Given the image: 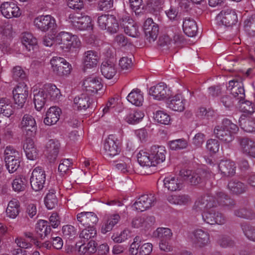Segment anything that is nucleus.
Masks as SVG:
<instances>
[{"label":"nucleus","instance_id":"16","mask_svg":"<svg viewBox=\"0 0 255 255\" xmlns=\"http://www.w3.org/2000/svg\"><path fill=\"white\" fill-rule=\"evenodd\" d=\"M156 202V198L152 194H145L139 197L133 204L132 207L137 211L142 212L152 206Z\"/></svg>","mask_w":255,"mask_h":255},{"label":"nucleus","instance_id":"19","mask_svg":"<svg viewBox=\"0 0 255 255\" xmlns=\"http://www.w3.org/2000/svg\"><path fill=\"white\" fill-rule=\"evenodd\" d=\"M19 127L27 135L30 136L34 135L37 129L35 119L27 114L24 115L22 117Z\"/></svg>","mask_w":255,"mask_h":255},{"label":"nucleus","instance_id":"60","mask_svg":"<svg viewBox=\"0 0 255 255\" xmlns=\"http://www.w3.org/2000/svg\"><path fill=\"white\" fill-rule=\"evenodd\" d=\"M13 78L16 81L23 80L26 77V74L22 68L19 66L14 67L12 69Z\"/></svg>","mask_w":255,"mask_h":255},{"label":"nucleus","instance_id":"35","mask_svg":"<svg viewBox=\"0 0 255 255\" xmlns=\"http://www.w3.org/2000/svg\"><path fill=\"white\" fill-rule=\"evenodd\" d=\"M101 71L102 75L107 79H111L117 73L115 64L111 61L103 62L101 66Z\"/></svg>","mask_w":255,"mask_h":255},{"label":"nucleus","instance_id":"9","mask_svg":"<svg viewBox=\"0 0 255 255\" xmlns=\"http://www.w3.org/2000/svg\"><path fill=\"white\" fill-rule=\"evenodd\" d=\"M1 14L7 19L18 18L21 15L20 8L15 1H7L3 2L0 5Z\"/></svg>","mask_w":255,"mask_h":255},{"label":"nucleus","instance_id":"37","mask_svg":"<svg viewBox=\"0 0 255 255\" xmlns=\"http://www.w3.org/2000/svg\"><path fill=\"white\" fill-rule=\"evenodd\" d=\"M47 98L51 100L56 101L60 99L61 96L60 91L56 86L51 84H47L42 87Z\"/></svg>","mask_w":255,"mask_h":255},{"label":"nucleus","instance_id":"12","mask_svg":"<svg viewBox=\"0 0 255 255\" xmlns=\"http://www.w3.org/2000/svg\"><path fill=\"white\" fill-rule=\"evenodd\" d=\"M204 222L210 225H223L225 223L226 218L221 213L212 208L202 213Z\"/></svg>","mask_w":255,"mask_h":255},{"label":"nucleus","instance_id":"21","mask_svg":"<svg viewBox=\"0 0 255 255\" xmlns=\"http://www.w3.org/2000/svg\"><path fill=\"white\" fill-rule=\"evenodd\" d=\"M143 30L146 40L149 42H154L156 39L159 28L158 25L154 23L151 18H148L145 21Z\"/></svg>","mask_w":255,"mask_h":255},{"label":"nucleus","instance_id":"50","mask_svg":"<svg viewBox=\"0 0 255 255\" xmlns=\"http://www.w3.org/2000/svg\"><path fill=\"white\" fill-rule=\"evenodd\" d=\"M96 251V244L94 241H90L87 244H82L79 247L78 250L79 253L81 254H93Z\"/></svg>","mask_w":255,"mask_h":255},{"label":"nucleus","instance_id":"8","mask_svg":"<svg viewBox=\"0 0 255 255\" xmlns=\"http://www.w3.org/2000/svg\"><path fill=\"white\" fill-rule=\"evenodd\" d=\"M103 150L104 155L109 158H113L119 154L121 148L117 138L113 135H110L104 142Z\"/></svg>","mask_w":255,"mask_h":255},{"label":"nucleus","instance_id":"40","mask_svg":"<svg viewBox=\"0 0 255 255\" xmlns=\"http://www.w3.org/2000/svg\"><path fill=\"white\" fill-rule=\"evenodd\" d=\"M167 200L173 205L185 206L190 203L191 198L186 194L172 195L168 197Z\"/></svg>","mask_w":255,"mask_h":255},{"label":"nucleus","instance_id":"5","mask_svg":"<svg viewBox=\"0 0 255 255\" xmlns=\"http://www.w3.org/2000/svg\"><path fill=\"white\" fill-rule=\"evenodd\" d=\"M67 21L76 29L86 30L92 28L91 18L88 15L78 13H71L69 15Z\"/></svg>","mask_w":255,"mask_h":255},{"label":"nucleus","instance_id":"32","mask_svg":"<svg viewBox=\"0 0 255 255\" xmlns=\"http://www.w3.org/2000/svg\"><path fill=\"white\" fill-rule=\"evenodd\" d=\"M183 30L188 36H194L197 32V25L196 21L190 17H185L183 21Z\"/></svg>","mask_w":255,"mask_h":255},{"label":"nucleus","instance_id":"23","mask_svg":"<svg viewBox=\"0 0 255 255\" xmlns=\"http://www.w3.org/2000/svg\"><path fill=\"white\" fill-rule=\"evenodd\" d=\"M123 26L125 33L130 36H138L139 32L136 23L128 15L123 18Z\"/></svg>","mask_w":255,"mask_h":255},{"label":"nucleus","instance_id":"45","mask_svg":"<svg viewBox=\"0 0 255 255\" xmlns=\"http://www.w3.org/2000/svg\"><path fill=\"white\" fill-rule=\"evenodd\" d=\"M27 180L25 177L22 175H18L13 180L11 183L12 189L15 192L23 191L26 187Z\"/></svg>","mask_w":255,"mask_h":255},{"label":"nucleus","instance_id":"13","mask_svg":"<svg viewBox=\"0 0 255 255\" xmlns=\"http://www.w3.org/2000/svg\"><path fill=\"white\" fill-rule=\"evenodd\" d=\"M216 20L219 25L230 26L236 23L238 17L234 10L228 9L221 11L216 16Z\"/></svg>","mask_w":255,"mask_h":255},{"label":"nucleus","instance_id":"58","mask_svg":"<svg viewBox=\"0 0 255 255\" xmlns=\"http://www.w3.org/2000/svg\"><path fill=\"white\" fill-rule=\"evenodd\" d=\"M119 66L121 70L126 72L130 70L132 66V63L131 58L128 57H123L119 60Z\"/></svg>","mask_w":255,"mask_h":255},{"label":"nucleus","instance_id":"28","mask_svg":"<svg viewBox=\"0 0 255 255\" xmlns=\"http://www.w3.org/2000/svg\"><path fill=\"white\" fill-rule=\"evenodd\" d=\"M23 147L26 156L28 159L34 160L38 157V150L31 138H26L24 142Z\"/></svg>","mask_w":255,"mask_h":255},{"label":"nucleus","instance_id":"47","mask_svg":"<svg viewBox=\"0 0 255 255\" xmlns=\"http://www.w3.org/2000/svg\"><path fill=\"white\" fill-rule=\"evenodd\" d=\"M13 113V109L9 101L4 99H0V114L9 117Z\"/></svg>","mask_w":255,"mask_h":255},{"label":"nucleus","instance_id":"26","mask_svg":"<svg viewBox=\"0 0 255 255\" xmlns=\"http://www.w3.org/2000/svg\"><path fill=\"white\" fill-rule=\"evenodd\" d=\"M60 144L56 139H50L46 144V149L47 154V157L50 162L54 161L56 158Z\"/></svg>","mask_w":255,"mask_h":255},{"label":"nucleus","instance_id":"27","mask_svg":"<svg viewBox=\"0 0 255 255\" xmlns=\"http://www.w3.org/2000/svg\"><path fill=\"white\" fill-rule=\"evenodd\" d=\"M100 58V55L97 52L88 50L84 54L83 62L87 68H93L97 66Z\"/></svg>","mask_w":255,"mask_h":255},{"label":"nucleus","instance_id":"42","mask_svg":"<svg viewBox=\"0 0 255 255\" xmlns=\"http://www.w3.org/2000/svg\"><path fill=\"white\" fill-rule=\"evenodd\" d=\"M56 191V189L50 188L44 198L45 205L49 210L53 209L57 204L58 200L55 195Z\"/></svg>","mask_w":255,"mask_h":255},{"label":"nucleus","instance_id":"48","mask_svg":"<svg viewBox=\"0 0 255 255\" xmlns=\"http://www.w3.org/2000/svg\"><path fill=\"white\" fill-rule=\"evenodd\" d=\"M144 116V113L140 111H131L127 115L126 120L128 123L134 124L139 122Z\"/></svg>","mask_w":255,"mask_h":255},{"label":"nucleus","instance_id":"3","mask_svg":"<svg viewBox=\"0 0 255 255\" xmlns=\"http://www.w3.org/2000/svg\"><path fill=\"white\" fill-rule=\"evenodd\" d=\"M238 126L231 121L226 119L216 126L214 130L215 136L224 143H230L234 139V134L238 131Z\"/></svg>","mask_w":255,"mask_h":255},{"label":"nucleus","instance_id":"31","mask_svg":"<svg viewBox=\"0 0 255 255\" xmlns=\"http://www.w3.org/2000/svg\"><path fill=\"white\" fill-rule=\"evenodd\" d=\"M163 182L165 187L171 191L180 190L183 187L182 181L175 176H169L166 177Z\"/></svg>","mask_w":255,"mask_h":255},{"label":"nucleus","instance_id":"17","mask_svg":"<svg viewBox=\"0 0 255 255\" xmlns=\"http://www.w3.org/2000/svg\"><path fill=\"white\" fill-rule=\"evenodd\" d=\"M77 220L79 228L81 226L94 227L98 222L97 215L93 212H83L77 215Z\"/></svg>","mask_w":255,"mask_h":255},{"label":"nucleus","instance_id":"33","mask_svg":"<svg viewBox=\"0 0 255 255\" xmlns=\"http://www.w3.org/2000/svg\"><path fill=\"white\" fill-rule=\"evenodd\" d=\"M60 109L56 107H50L47 112L46 117L44 119V123L47 126L55 124L59 120Z\"/></svg>","mask_w":255,"mask_h":255},{"label":"nucleus","instance_id":"15","mask_svg":"<svg viewBox=\"0 0 255 255\" xmlns=\"http://www.w3.org/2000/svg\"><path fill=\"white\" fill-rule=\"evenodd\" d=\"M227 90L232 96L233 98L241 102L245 98V92L243 84L236 80H231L229 82Z\"/></svg>","mask_w":255,"mask_h":255},{"label":"nucleus","instance_id":"29","mask_svg":"<svg viewBox=\"0 0 255 255\" xmlns=\"http://www.w3.org/2000/svg\"><path fill=\"white\" fill-rule=\"evenodd\" d=\"M74 104L75 108L78 110H85L91 106L93 107L94 103H93L92 100L87 94H82L74 98Z\"/></svg>","mask_w":255,"mask_h":255},{"label":"nucleus","instance_id":"24","mask_svg":"<svg viewBox=\"0 0 255 255\" xmlns=\"http://www.w3.org/2000/svg\"><path fill=\"white\" fill-rule=\"evenodd\" d=\"M83 86L87 92L91 93H97L103 87L101 79L96 76L86 78L83 82Z\"/></svg>","mask_w":255,"mask_h":255},{"label":"nucleus","instance_id":"43","mask_svg":"<svg viewBox=\"0 0 255 255\" xmlns=\"http://www.w3.org/2000/svg\"><path fill=\"white\" fill-rule=\"evenodd\" d=\"M21 42L28 51H30L37 44V39L30 32H23L21 35Z\"/></svg>","mask_w":255,"mask_h":255},{"label":"nucleus","instance_id":"6","mask_svg":"<svg viewBox=\"0 0 255 255\" xmlns=\"http://www.w3.org/2000/svg\"><path fill=\"white\" fill-rule=\"evenodd\" d=\"M52 72L58 76H66L72 70V66L65 59L60 57H53L50 60Z\"/></svg>","mask_w":255,"mask_h":255},{"label":"nucleus","instance_id":"64","mask_svg":"<svg viewBox=\"0 0 255 255\" xmlns=\"http://www.w3.org/2000/svg\"><path fill=\"white\" fill-rule=\"evenodd\" d=\"M244 27L246 30L255 33V15H252L244 21Z\"/></svg>","mask_w":255,"mask_h":255},{"label":"nucleus","instance_id":"11","mask_svg":"<svg viewBox=\"0 0 255 255\" xmlns=\"http://www.w3.org/2000/svg\"><path fill=\"white\" fill-rule=\"evenodd\" d=\"M35 26L43 32H46L56 27L55 18L50 15H39L34 20Z\"/></svg>","mask_w":255,"mask_h":255},{"label":"nucleus","instance_id":"18","mask_svg":"<svg viewBox=\"0 0 255 255\" xmlns=\"http://www.w3.org/2000/svg\"><path fill=\"white\" fill-rule=\"evenodd\" d=\"M190 239L195 246L202 248L208 244L210 236L207 231L201 229H197L192 232Z\"/></svg>","mask_w":255,"mask_h":255},{"label":"nucleus","instance_id":"51","mask_svg":"<svg viewBox=\"0 0 255 255\" xmlns=\"http://www.w3.org/2000/svg\"><path fill=\"white\" fill-rule=\"evenodd\" d=\"M96 234L97 231L94 227H87L81 231L79 237L84 241H88L96 236Z\"/></svg>","mask_w":255,"mask_h":255},{"label":"nucleus","instance_id":"36","mask_svg":"<svg viewBox=\"0 0 255 255\" xmlns=\"http://www.w3.org/2000/svg\"><path fill=\"white\" fill-rule=\"evenodd\" d=\"M120 220V216L118 214H113L108 216L102 226L101 232L105 234L112 231Z\"/></svg>","mask_w":255,"mask_h":255},{"label":"nucleus","instance_id":"57","mask_svg":"<svg viewBox=\"0 0 255 255\" xmlns=\"http://www.w3.org/2000/svg\"><path fill=\"white\" fill-rule=\"evenodd\" d=\"M240 103V109L243 113L252 114L255 112V109L252 102L249 101H242Z\"/></svg>","mask_w":255,"mask_h":255},{"label":"nucleus","instance_id":"22","mask_svg":"<svg viewBox=\"0 0 255 255\" xmlns=\"http://www.w3.org/2000/svg\"><path fill=\"white\" fill-rule=\"evenodd\" d=\"M186 100L181 94H177L167 102V107L174 111L182 112L185 109Z\"/></svg>","mask_w":255,"mask_h":255},{"label":"nucleus","instance_id":"38","mask_svg":"<svg viewBox=\"0 0 255 255\" xmlns=\"http://www.w3.org/2000/svg\"><path fill=\"white\" fill-rule=\"evenodd\" d=\"M127 99L136 106H142L144 101L143 94L138 89H133L128 95Z\"/></svg>","mask_w":255,"mask_h":255},{"label":"nucleus","instance_id":"54","mask_svg":"<svg viewBox=\"0 0 255 255\" xmlns=\"http://www.w3.org/2000/svg\"><path fill=\"white\" fill-rule=\"evenodd\" d=\"M239 122L240 126L245 131L248 132H252L255 131V122L242 118Z\"/></svg>","mask_w":255,"mask_h":255},{"label":"nucleus","instance_id":"34","mask_svg":"<svg viewBox=\"0 0 255 255\" xmlns=\"http://www.w3.org/2000/svg\"><path fill=\"white\" fill-rule=\"evenodd\" d=\"M34 103L36 110L40 111L44 106L47 98L42 88L34 90Z\"/></svg>","mask_w":255,"mask_h":255},{"label":"nucleus","instance_id":"55","mask_svg":"<svg viewBox=\"0 0 255 255\" xmlns=\"http://www.w3.org/2000/svg\"><path fill=\"white\" fill-rule=\"evenodd\" d=\"M119 23L116 17L112 15L108 23H107L106 30L110 33H116L119 29Z\"/></svg>","mask_w":255,"mask_h":255},{"label":"nucleus","instance_id":"49","mask_svg":"<svg viewBox=\"0 0 255 255\" xmlns=\"http://www.w3.org/2000/svg\"><path fill=\"white\" fill-rule=\"evenodd\" d=\"M153 118L157 123L163 125H168L171 120L170 116L163 111H156Z\"/></svg>","mask_w":255,"mask_h":255},{"label":"nucleus","instance_id":"20","mask_svg":"<svg viewBox=\"0 0 255 255\" xmlns=\"http://www.w3.org/2000/svg\"><path fill=\"white\" fill-rule=\"evenodd\" d=\"M15 103L22 108L28 95V87L24 83L17 85L12 91Z\"/></svg>","mask_w":255,"mask_h":255},{"label":"nucleus","instance_id":"14","mask_svg":"<svg viewBox=\"0 0 255 255\" xmlns=\"http://www.w3.org/2000/svg\"><path fill=\"white\" fill-rule=\"evenodd\" d=\"M149 94L154 99L158 101L168 99L171 95V91L164 83H159L151 87Z\"/></svg>","mask_w":255,"mask_h":255},{"label":"nucleus","instance_id":"10","mask_svg":"<svg viewBox=\"0 0 255 255\" xmlns=\"http://www.w3.org/2000/svg\"><path fill=\"white\" fill-rule=\"evenodd\" d=\"M46 181V174L44 170L39 167L35 168L31 174L30 182L31 188L35 191L43 189Z\"/></svg>","mask_w":255,"mask_h":255},{"label":"nucleus","instance_id":"30","mask_svg":"<svg viewBox=\"0 0 255 255\" xmlns=\"http://www.w3.org/2000/svg\"><path fill=\"white\" fill-rule=\"evenodd\" d=\"M218 167L221 174L225 176H233L236 173V166L235 162L231 160H221Z\"/></svg>","mask_w":255,"mask_h":255},{"label":"nucleus","instance_id":"44","mask_svg":"<svg viewBox=\"0 0 255 255\" xmlns=\"http://www.w3.org/2000/svg\"><path fill=\"white\" fill-rule=\"evenodd\" d=\"M132 237L131 231L128 229H125L119 234H114L111 238L113 241L117 243H122L126 242Z\"/></svg>","mask_w":255,"mask_h":255},{"label":"nucleus","instance_id":"46","mask_svg":"<svg viewBox=\"0 0 255 255\" xmlns=\"http://www.w3.org/2000/svg\"><path fill=\"white\" fill-rule=\"evenodd\" d=\"M228 187L231 192L236 194L243 193L247 189V187L244 183L235 180L230 181Z\"/></svg>","mask_w":255,"mask_h":255},{"label":"nucleus","instance_id":"41","mask_svg":"<svg viewBox=\"0 0 255 255\" xmlns=\"http://www.w3.org/2000/svg\"><path fill=\"white\" fill-rule=\"evenodd\" d=\"M36 232L41 239H43L51 232V227L46 221L40 220L38 221L35 228Z\"/></svg>","mask_w":255,"mask_h":255},{"label":"nucleus","instance_id":"62","mask_svg":"<svg viewBox=\"0 0 255 255\" xmlns=\"http://www.w3.org/2000/svg\"><path fill=\"white\" fill-rule=\"evenodd\" d=\"M128 43V40L127 38L122 34L115 36L113 41L114 46L120 47L125 46Z\"/></svg>","mask_w":255,"mask_h":255},{"label":"nucleus","instance_id":"7","mask_svg":"<svg viewBox=\"0 0 255 255\" xmlns=\"http://www.w3.org/2000/svg\"><path fill=\"white\" fill-rule=\"evenodd\" d=\"M153 236L159 239V246L161 250L165 252L170 251L169 241L172 236L170 229L167 228H158L153 232Z\"/></svg>","mask_w":255,"mask_h":255},{"label":"nucleus","instance_id":"56","mask_svg":"<svg viewBox=\"0 0 255 255\" xmlns=\"http://www.w3.org/2000/svg\"><path fill=\"white\" fill-rule=\"evenodd\" d=\"M6 168L10 173H13L19 167L20 165V160L19 158L14 159H10L5 160Z\"/></svg>","mask_w":255,"mask_h":255},{"label":"nucleus","instance_id":"4","mask_svg":"<svg viewBox=\"0 0 255 255\" xmlns=\"http://www.w3.org/2000/svg\"><path fill=\"white\" fill-rule=\"evenodd\" d=\"M55 41L59 48L65 52L79 48L81 45V41L77 35L65 31L58 33L56 35Z\"/></svg>","mask_w":255,"mask_h":255},{"label":"nucleus","instance_id":"25","mask_svg":"<svg viewBox=\"0 0 255 255\" xmlns=\"http://www.w3.org/2000/svg\"><path fill=\"white\" fill-rule=\"evenodd\" d=\"M240 149L245 155L255 158V142L253 140L244 138L239 142Z\"/></svg>","mask_w":255,"mask_h":255},{"label":"nucleus","instance_id":"63","mask_svg":"<svg viewBox=\"0 0 255 255\" xmlns=\"http://www.w3.org/2000/svg\"><path fill=\"white\" fill-rule=\"evenodd\" d=\"M4 160L19 158V152L11 146H6L4 150Z\"/></svg>","mask_w":255,"mask_h":255},{"label":"nucleus","instance_id":"2","mask_svg":"<svg viewBox=\"0 0 255 255\" xmlns=\"http://www.w3.org/2000/svg\"><path fill=\"white\" fill-rule=\"evenodd\" d=\"M233 203V201L228 195L222 191L217 192L215 196H204L199 198L195 203L193 209L196 212H204L218 205L228 206Z\"/></svg>","mask_w":255,"mask_h":255},{"label":"nucleus","instance_id":"61","mask_svg":"<svg viewBox=\"0 0 255 255\" xmlns=\"http://www.w3.org/2000/svg\"><path fill=\"white\" fill-rule=\"evenodd\" d=\"M206 148L212 153L218 152L220 148L219 141L215 139H209L207 141Z\"/></svg>","mask_w":255,"mask_h":255},{"label":"nucleus","instance_id":"52","mask_svg":"<svg viewBox=\"0 0 255 255\" xmlns=\"http://www.w3.org/2000/svg\"><path fill=\"white\" fill-rule=\"evenodd\" d=\"M168 145L170 149L177 150L186 148L188 143L184 139H178L169 141Z\"/></svg>","mask_w":255,"mask_h":255},{"label":"nucleus","instance_id":"39","mask_svg":"<svg viewBox=\"0 0 255 255\" xmlns=\"http://www.w3.org/2000/svg\"><path fill=\"white\" fill-rule=\"evenodd\" d=\"M20 212V203L16 199H12L8 204L6 214L7 217L15 219Z\"/></svg>","mask_w":255,"mask_h":255},{"label":"nucleus","instance_id":"59","mask_svg":"<svg viewBox=\"0 0 255 255\" xmlns=\"http://www.w3.org/2000/svg\"><path fill=\"white\" fill-rule=\"evenodd\" d=\"M236 216L247 219H252L255 217V215L252 210L246 208L240 209L235 212Z\"/></svg>","mask_w":255,"mask_h":255},{"label":"nucleus","instance_id":"53","mask_svg":"<svg viewBox=\"0 0 255 255\" xmlns=\"http://www.w3.org/2000/svg\"><path fill=\"white\" fill-rule=\"evenodd\" d=\"M242 230L246 238L251 241L255 242V227L249 225H243Z\"/></svg>","mask_w":255,"mask_h":255},{"label":"nucleus","instance_id":"1","mask_svg":"<svg viewBox=\"0 0 255 255\" xmlns=\"http://www.w3.org/2000/svg\"><path fill=\"white\" fill-rule=\"evenodd\" d=\"M166 154L164 146L153 145L148 150H140L137 154V158L141 166H155L165 161Z\"/></svg>","mask_w":255,"mask_h":255}]
</instances>
